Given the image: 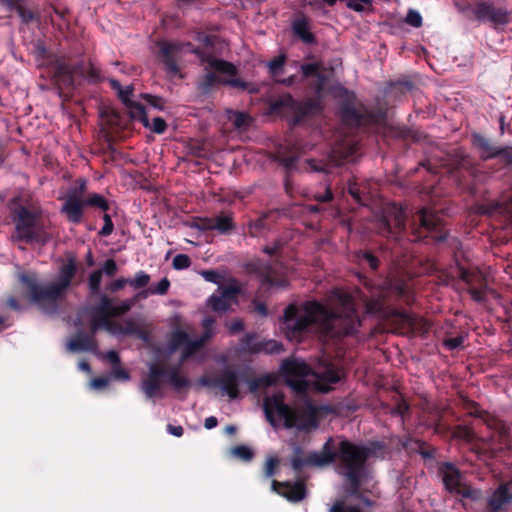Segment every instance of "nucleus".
<instances>
[{"mask_svg":"<svg viewBox=\"0 0 512 512\" xmlns=\"http://www.w3.org/2000/svg\"><path fill=\"white\" fill-rule=\"evenodd\" d=\"M208 305L215 312H226L230 309L229 303L224 301L220 295L217 293L212 294L207 301Z\"/></svg>","mask_w":512,"mask_h":512,"instance_id":"nucleus-44","label":"nucleus"},{"mask_svg":"<svg viewBox=\"0 0 512 512\" xmlns=\"http://www.w3.org/2000/svg\"><path fill=\"white\" fill-rule=\"evenodd\" d=\"M212 226H213V217L199 218L192 224L193 228H195L199 231H202V232L212 231Z\"/></svg>","mask_w":512,"mask_h":512,"instance_id":"nucleus-59","label":"nucleus"},{"mask_svg":"<svg viewBox=\"0 0 512 512\" xmlns=\"http://www.w3.org/2000/svg\"><path fill=\"white\" fill-rule=\"evenodd\" d=\"M414 295L409 286L401 280H387L379 290L378 296L368 300L366 306L369 313H390L391 315L409 321L407 311L398 308H390L393 302H403L411 305Z\"/></svg>","mask_w":512,"mask_h":512,"instance_id":"nucleus-7","label":"nucleus"},{"mask_svg":"<svg viewBox=\"0 0 512 512\" xmlns=\"http://www.w3.org/2000/svg\"><path fill=\"white\" fill-rule=\"evenodd\" d=\"M236 229L234 214L230 211H221L213 217L212 231H217L220 235H230Z\"/></svg>","mask_w":512,"mask_h":512,"instance_id":"nucleus-27","label":"nucleus"},{"mask_svg":"<svg viewBox=\"0 0 512 512\" xmlns=\"http://www.w3.org/2000/svg\"><path fill=\"white\" fill-rule=\"evenodd\" d=\"M244 382L248 384L251 393H256L261 388H268L275 385L276 377L273 374H265L260 377L248 379L247 372L245 371Z\"/></svg>","mask_w":512,"mask_h":512,"instance_id":"nucleus-34","label":"nucleus"},{"mask_svg":"<svg viewBox=\"0 0 512 512\" xmlns=\"http://www.w3.org/2000/svg\"><path fill=\"white\" fill-rule=\"evenodd\" d=\"M103 271L101 269L93 271L88 279V286L91 294L97 295L100 293V286L102 281Z\"/></svg>","mask_w":512,"mask_h":512,"instance_id":"nucleus-47","label":"nucleus"},{"mask_svg":"<svg viewBox=\"0 0 512 512\" xmlns=\"http://www.w3.org/2000/svg\"><path fill=\"white\" fill-rule=\"evenodd\" d=\"M225 326L228 329L229 333L235 335L244 330V322L240 318L233 319L231 321H226Z\"/></svg>","mask_w":512,"mask_h":512,"instance_id":"nucleus-63","label":"nucleus"},{"mask_svg":"<svg viewBox=\"0 0 512 512\" xmlns=\"http://www.w3.org/2000/svg\"><path fill=\"white\" fill-rule=\"evenodd\" d=\"M85 206L97 207L104 212L108 211L110 208L108 200L97 193L91 194L87 199L83 201V208Z\"/></svg>","mask_w":512,"mask_h":512,"instance_id":"nucleus-41","label":"nucleus"},{"mask_svg":"<svg viewBox=\"0 0 512 512\" xmlns=\"http://www.w3.org/2000/svg\"><path fill=\"white\" fill-rule=\"evenodd\" d=\"M70 351H89L95 353L98 349V343L93 335L83 331H77L75 336L69 341Z\"/></svg>","mask_w":512,"mask_h":512,"instance_id":"nucleus-25","label":"nucleus"},{"mask_svg":"<svg viewBox=\"0 0 512 512\" xmlns=\"http://www.w3.org/2000/svg\"><path fill=\"white\" fill-rule=\"evenodd\" d=\"M291 466L295 472H301L304 466L315 467L314 464L309 463V454L303 458L302 449L298 446L294 448Z\"/></svg>","mask_w":512,"mask_h":512,"instance_id":"nucleus-40","label":"nucleus"},{"mask_svg":"<svg viewBox=\"0 0 512 512\" xmlns=\"http://www.w3.org/2000/svg\"><path fill=\"white\" fill-rule=\"evenodd\" d=\"M311 376L315 379V387L322 393H329L332 385L340 382L345 373L342 368L332 362L321 361L312 369Z\"/></svg>","mask_w":512,"mask_h":512,"instance_id":"nucleus-16","label":"nucleus"},{"mask_svg":"<svg viewBox=\"0 0 512 512\" xmlns=\"http://www.w3.org/2000/svg\"><path fill=\"white\" fill-rule=\"evenodd\" d=\"M204 345L201 343V341L195 339V340H188L184 348L181 352L180 356V364L184 363L187 359H189L192 355H194L199 349H201Z\"/></svg>","mask_w":512,"mask_h":512,"instance_id":"nucleus-42","label":"nucleus"},{"mask_svg":"<svg viewBox=\"0 0 512 512\" xmlns=\"http://www.w3.org/2000/svg\"><path fill=\"white\" fill-rule=\"evenodd\" d=\"M231 454L244 462H249L254 457V452L246 445H237L233 447L231 449Z\"/></svg>","mask_w":512,"mask_h":512,"instance_id":"nucleus-45","label":"nucleus"},{"mask_svg":"<svg viewBox=\"0 0 512 512\" xmlns=\"http://www.w3.org/2000/svg\"><path fill=\"white\" fill-rule=\"evenodd\" d=\"M498 157L502 159L505 166H511L512 165V146L501 147Z\"/></svg>","mask_w":512,"mask_h":512,"instance_id":"nucleus-64","label":"nucleus"},{"mask_svg":"<svg viewBox=\"0 0 512 512\" xmlns=\"http://www.w3.org/2000/svg\"><path fill=\"white\" fill-rule=\"evenodd\" d=\"M172 266L176 270L187 269L191 266V259L186 254H177L172 261Z\"/></svg>","mask_w":512,"mask_h":512,"instance_id":"nucleus-56","label":"nucleus"},{"mask_svg":"<svg viewBox=\"0 0 512 512\" xmlns=\"http://www.w3.org/2000/svg\"><path fill=\"white\" fill-rule=\"evenodd\" d=\"M293 35L306 45L317 43L316 36L310 31V22L304 14L295 18L291 24Z\"/></svg>","mask_w":512,"mask_h":512,"instance_id":"nucleus-24","label":"nucleus"},{"mask_svg":"<svg viewBox=\"0 0 512 512\" xmlns=\"http://www.w3.org/2000/svg\"><path fill=\"white\" fill-rule=\"evenodd\" d=\"M332 298L333 307L317 300L288 304L281 319V329L285 337L289 341L301 342L313 327L332 337L355 333L360 326V319L353 297L335 290Z\"/></svg>","mask_w":512,"mask_h":512,"instance_id":"nucleus-1","label":"nucleus"},{"mask_svg":"<svg viewBox=\"0 0 512 512\" xmlns=\"http://www.w3.org/2000/svg\"><path fill=\"white\" fill-rule=\"evenodd\" d=\"M164 376H167V382L176 392H182L191 386V381L180 374V365L167 370L164 366L153 363L149 366V373L143 379L141 385L146 398L152 399L156 396H162L161 378Z\"/></svg>","mask_w":512,"mask_h":512,"instance_id":"nucleus-8","label":"nucleus"},{"mask_svg":"<svg viewBox=\"0 0 512 512\" xmlns=\"http://www.w3.org/2000/svg\"><path fill=\"white\" fill-rule=\"evenodd\" d=\"M356 259L360 265H367L372 271H377L380 266L379 256L369 249L359 250Z\"/></svg>","mask_w":512,"mask_h":512,"instance_id":"nucleus-35","label":"nucleus"},{"mask_svg":"<svg viewBox=\"0 0 512 512\" xmlns=\"http://www.w3.org/2000/svg\"><path fill=\"white\" fill-rule=\"evenodd\" d=\"M306 491L305 487L302 484H295L291 487L289 493L286 495V497L291 501H301L305 497Z\"/></svg>","mask_w":512,"mask_h":512,"instance_id":"nucleus-54","label":"nucleus"},{"mask_svg":"<svg viewBox=\"0 0 512 512\" xmlns=\"http://www.w3.org/2000/svg\"><path fill=\"white\" fill-rule=\"evenodd\" d=\"M476 212L512 222V189L502 192L498 199L477 204Z\"/></svg>","mask_w":512,"mask_h":512,"instance_id":"nucleus-17","label":"nucleus"},{"mask_svg":"<svg viewBox=\"0 0 512 512\" xmlns=\"http://www.w3.org/2000/svg\"><path fill=\"white\" fill-rule=\"evenodd\" d=\"M146 292H138L132 298L122 301L119 305H114L113 317L126 314L136 304L139 299H145Z\"/></svg>","mask_w":512,"mask_h":512,"instance_id":"nucleus-36","label":"nucleus"},{"mask_svg":"<svg viewBox=\"0 0 512 512\" xmlns=\"http://www.w3.org/2000/svg\"><path fill=\"white\" fill-rule=\"evenodd\" d=\"M439 474L442 477L445 488L452 494L460 495L463 498L479 500L482 492L461 482L460 470L450 462H443L439 466Z\"/></svg>","mask_w":512,"mask_h":512,"instance_id":"nucleus-12","label":"nucleus"},{"mask_svg":"<svg viewBox=\"0 0 512 512\" xmlns=\"http://www.w3.org/2000/svg\"><path fill=\"white\" fill-rule=\"evenodd\" d=\"M77 271L76 263L70 259L60 269L59 281L42 286L39 283L38 275L33 271H25L18 274L24 294L33 304L43 307L45 303L56 305L64 291L70 286Z\"/></svg>","mask_w":512,"mask_h":512,"instance_id":"nucleus-3","label":"nucleus"},{"mask_svg":"<svg viewBox=\"0 0 512 512\" xmlns=\"http://www.w3.org/2000/svg\"><path fill=\"white\" fill-rule=\"evenodd\" d=\"M79 77L85 79L91 84H99L104 81L101 69L92 61V59H89L87 64L83 61V72L79 73Z\"/></svg>","mask_w":512,"mask_h":512,"instance_id":"nucleus-31","label":"nucleus"},{"mask_svg":"<svg viewBox=\"0 0 512 512\" xmlns=\"http://www.w3.org/2000/svg\"><path fill=\"white\" fill-rule=\"evenodd\" d=\"M281 372L289 387L296 392H304L307 386L305 378L311 375L312 369L304 361L292 358L282 362Z\"/></svg>","mask_w":512,"mask_h":512,"instance_id":"nucleus-15","label":"nucleus"},{"mask_svg":"<svg viewBox=\"0 0 512 512\" xmlns=\"http://www.w3.org/2000/svg\"><path fill=\"white\" fill-rule=\"evenodd\" d=\"M319 109V104L313 99H308L303 102H299L294 99V104L291 107V113H293V124H300L307 116L312 115Z\"/></svg>","mask_w":512,"mask_h":512,"instance_id":"nucleus-26","label":"nucleus"},{"mask_svg":"<svg viewBox=\"0 0 512 512\" xmlns=\"http://www.w3.org/2000/svg\"><path fill=\"white\" fill-rule=\"evenodd\" d=\"M370 478V471L368 467V462L364 463V474L362 475V478H360L359 484L357 485V488L355 489L351 482H348L349 484V494L359 500H361L366 506H372L373 501L369 498L364 497L363 493L366 491L361 488V486L368 481Z\"/></svg>","mask_w":512,"mask_h":512,"instance_id":"nucleus-33","label":"nucleus"},{"mask_svg":"<svg viewBox=\"0 0 512 512\" xmlns=\"http://www.w3.org/2000/svg\"><path fill=\"white\" fill-rule=\"evenodd\" d=\"M293 104L294 98L292 95L285 93L270 102L269 110L271 114L280 115L284 112H290Z\"/></svg>","mask_w":512,"mask_h":512,"instance_id":"nucleus-32","label":"nucleus"},{"mask_svg":"<svg viewBox=\"0 0 512 512\" xmlns=\"http://www.w3.org/2000/svg\"><path fill=\"white\" fill-rule=\"evenodd\" d=\"M215 322H216V318L213 316H206L203 318V320L201 322V326L204 331H203L202 335L197 339V340L201 341V343L203 345H205L210 339H212L215 336V334H216V331L214 329Z\"/></svg>","mask_w":512,"mask_h":512,"instance_id":"nucleus-38","label":"nucleus"},{"mask_svg":"<svg viewBox=\"0 0 512 512\" xmlns=\"http://www.w3.org/2000/svg\"><path fill=\"white\" fill-rule=\"evenodd\" d=\"M139 97L155 109H158L160 111H163L165 109V100L160 96L152 95L149 93H141Z\"/></svg>","mask_w":512,"mask_h":512,"instance_id":"nucleus-52","label":"nucleus"},{"mask_svg":"<svg viewBox=\"0 0 512 512\" xmlns=\"http://www.w3.org/2000/svg\"><path fill=\"white\" fill-rule=\"evenodd\" d=\"M414 443L417 445L418 453L424 458V459H432L435 456V449L428 446L426 442L422 440H414Z\"/></svg>","mask_w":512,"mask_h":512,"instance_id":"nucleus-58","label":"nucleus"},{"mask_svg":"<svg viewBox=\"0 0 512 512\" xmlns=\"http://www.w3.org/2000/svg\"><path fill=\"white\" fill-rule=\"evenodd\" d=\"M245 380V370L237 371L232 367H226L216 377L202 376L199 384L205 387H217L231 399L240 396L239 386Z\"/></svg>","mask_w":512,"mask_h":512,"instance_id":"nucleus-11","label":"nucleus"},{"mask_svg":"<svg viewBox=\"0 0 512 512\" xmlns=\"http://www.w3.org/2000/svg\"><path fill=\"white\" fill-rule=\"evenodd\" d=\"M472 144L479 150L480 158L483 161L497 158L500 153L501 147L480 133L472 135Z\"/></svg>","mask_w":512,"mask_h":512,"instance_id":"nucleus-23","label":"nucleus"},{"mask_svg":"<svg viewBox=\"0 0 512 512\" xmlns=\"http://www.w3.org/2000/svg\"><path fill=\"white\" fill-rule=\"evenodd\" d=\"M512 482L501 483L488 499L487 506L491 512H499L507 504L512 503Z\"/></svg>","mask_w":512,"mask_h":512,"instance_id":"nucleus-22","label":"nucleus"},{"mask_svg":"<svg viewBox=\"0 0 512 512\" xmlns=\"http://www.w3.org/2000/svg\"><path fill=\"white\" fill-rule=\"evenodd\" d=\"M385 444L381 441H370L368 444H357L346 438L333 447V439L329 438L322 446L321 451L309 454V463L315 467H324L336 463L337 472L347 482L357 488L360 478L364 474V463L371 457L383 454Z\"/></svg>","mask_w":512,"mask_h":512,"instance_id":"nucleus-2","label":"nucleus"},{"mask_svg":"<svg viewBox=\"0 0 512 512\" xmlns=\"http://www.w3.org/2000/svg\"><path fill=\"white\" fill-rule=\"evenodd\" d=\"M113 309V301L107 295H102L99 304L94 308V313L101 317V324L106 329L112 328V323L109 318L113 317Z\"/></svg>","mask_w":512,"mask_h":512,"instance_id":"nucleus-29","label":"nucleus"},{"mask_svg":"<svg viewBox=\"0 0 512 512\" xmlns=\"http://www.w3.org/2000/svg\"><path fill=\"white\" fill-rule=\"evenodd\" d=\"M283 345L280 342H277L275 340H270L263 345L262 343H259L257 347L254 348L255 351L265 350L269 353H280L283 351Z\"/></svg>","mask_w":512,"mask_h":512,"instance_id":"nucleus-53","label":"nucleus"},{"mask_svg":"<svg viewBox=\"0 0 512 512\" xmlns=\"http://www.w3.org/2000/svg\"><path fill=\"white\" fill-rule=\"evenodd\" d=\"M328 512H362V510L356 505H346L343 499H337Z\"/></svg>","mask_w":512,"mask_h":512,"instance_id":"nucleus-51","label":"nucleus"},{"mask_svg":"<svg viewBox=\"0 0 512 512\" xmlns=\"http://www.w3.org/2000/svg\"><path fill=\"white\" fill-rule=\"evenodd\" d=\"M378 233L388 241L399 243L406 232V212L395 203L387 205L378 220Z\"/></svg>","mask_w":512,"mask_h":512,"instance_id":"nucleus-10","label":"nucleus"},{"mask_svg":"<svg viewBox=\"0 0 512 512\" xmlns=\"http://www.w3.org/2000/svg\"><path fill=\"white\" fill-rule=\"evenodd\" d=\"M254 272L258 275L261 285L264 287H283L286 280L279 271L270 263L263 260H257L252 264Z\"/></svg>","mask_w":512,"mask_h":512,"instance_id":"nucleus-21","label":"nucleus"},{"mask_svg":"<svg viewBox=\"0 0 512 512\" xmlns=\"http://www.w3.org/2000/svg\"><path fill=\"white\" fill-rule=\"evenodd\" d=\"M149 282L150 275L142 270L137 272L133 279H129V285L136 290L145 288Z\"/></svg>","mask_w":512,"mask_h":512,"instance_id":"nucleus-50","label":"nucleus"},{"mask_svg":"<svg viewBox=\"0 0 512 512\" xmlns=\"http://www.w3.org/2000/svg\"><path fill=\"white\" fill-rule=\"evenodd\" d=\"M457 275L470 287H486V279L484 275L478 269H466L460 263H456Z\"/></svg>","mask_w":512,"mask_h":512,"instance_id":"nucleus-28","label":"nucleus"},{"mask_svg":"<svg viewBox=\"0 0 512 512\" xmlns=\"http://www.w3.org/2000/svg\"><path fill=\"white\" fill-rule=\"evenodd\" d=\"M220 82V79L219 77L213 73V72H208L202 79L201 81L199 82V89L203 92V93H208L215 84L219 83Z\"/></svg>","mask_w":512,"mask_h":512,"instance_id":"nucleus-48","label":"nucleus"},{"mask_svg":"<svg viewBox=\"0 0 512 512\" xmlns=\"http://www.w3.org/2000/svg\"><path fill=\"white\" fill-rule=\"evenodd\" d=\"M411 228L413 241H421L430 237L435 242H443L448 236L438 213L427 207L416 212L412 218Z\"/></svg>","mask_w":512,"mask_h":512,"instance_id":"nucleus-9","label":"nucleus"},{"mask_svg":"<svg viewBox=\"0 0 512 512\" xmlns=\"http://www.w3.org/2000/svg\"><path fill=\"white\" fill-rule=\"evenodd\" d=\"M108 330L116 332L121 335H126V336H133V335L141 336L140 329L138 328V326L136 325V323L133 320H127V321H125L124 324H113L112 323V328L108 329Z\"/></svg>","mask_w":512,"mask_h":512,"instance_id":"nucleus-39","label":"nucleus"},{"mask_svg":"<svg viewBox=\"0 0 512 512\" xmlns=\"http://www.w3.org/2000/svg\"><path fill=\"white\" fill-rule=\"evenodd\" d=\"M283 247H284V242L281 239H276L272 243V245L264 246L262 251L269 256H275L282 251Z\"/></svg>","mask_w":512,"mask_h":512,"instance_id":"nucleus-60","label":"nucleus"},{"mask_svg":"<svg viewBox=\"0 0 512 512\" xmlns=\"http://www.w3.org/2000/svg\"><path fill=\"white\" fill-rule=\"evenodd\" d=\"M104 225L101 230L98 232V235L101 237H108L112 234L114 230V224L112 222L111 216L107 213L103 215Z\"/></svg>","mask_w":512,"mask_h":512,"instance_id":"nucleus-62","label":"nucleus"},{"mask_svg":"<svg viewBox=\"0 0 512 512\" xmlns=\"http://www.w3.org/2000/svg\"><path fill=\"white\" fill-rule=\"evenodd\" d=\"M83 72V61L68 62L57 61L54 68V82L58 89L59 96L68 100L75 88V77Z\"/></svg>","mask_w":512,"mask_h":512,"instance_id":"nucleus-13","label":"nucleus"},{"mask_svg":"<svg viewBox=\"0 0 512 512\" xmlns=\"http://www.w3.org/2000/svg\"><path fill=\"white\" fill-rule=\"evenodd\" d=\"M320 64L308 63L301 65V72L305 78L318 76L320 71Z\"/></svg>","mask_w":512,"mask_h":512,"instance_id":"nucleus-61","label":"nucleus"},{"mask_svg":"<svg viewBox=\"0 0 512 512\" xmlns=\"http://www.w3.org/2000/svg\"><path fill=\"white\" fill-rule=\"evenodd\" d=\"M268 229L267 216L264 215L248 223L247 234L250 237H260L263 235L264 231Z\"/></svg>","mask_w":512,"mask_h":512,"instance_id":"nucleus-37","label":"nucleus"},{"mask_svg":"<svg viewBox=\"0 0 512 512\" xmlns=\"http://www.w3.org/2000/svg\"><path fill=\"white\" fill-rule=\"evenodd\" d=\"M473 13L478 21L490 22L494 27L505 26L509 23L507 9L496 7L492 2H478L473 8Z\"/></svg>","mask_w":512,"mask_h":512,"instance_id":"nucleus-19","label":"nucleus"},{"mask_svg":"<svg viewBox=\"0 0 512 512\" xmlns=\"http://www.w3.org/2000/svg\"><path fill=\"white\" fill-rule=\"evenodd\" d=\"M238 293H239L238 287L233 286V285L223 286V287L219 288V290H218V294L220 295V297L224 301L229 303L230 306L234 301H236Z\"/></svg>","mask_w":512,"mask_h":512,"instance_id":"nucleus-46","label":"nucleus"},{"mask_svg":"<svg viewBox=\"0 0 512 512\" xmlns=\"http://www.w3.org/2000/svg\"><path fill=\"white\" fill-rule=\"evenodd\" d=\"M190 340L189 335L184 330H176L172 333L171 339H170V349L176 350L182 345H185V343Z\"/></svg>","mask_w":512,"mask_h":512,"instance_id":"nucleus-49","label":"nucleus"},{"mask_svg":"<svg viewBox=\"0 0 512 512\" xmlns=\"http://www.w3.org/2000/svg\"><path fill=\"white\" fill-rule=\"evenodd\" d=\"M78 185L71 189L66 196L65 202L61 208L68 222L79 224L83 218V199L82 196L86 192L87 185L85 179H79Z\"/></svg>","mask_w":512,"mask_h":512,"instance_id":"nucleus-18","label":"nucleus"},{"mask_svg":"<svg viewBox=\"0 0 512 512\" xmlns=\"http://www.w3.org/2000/svg\"><path fill=\"white\" fill-rule=\"evenodd\" d=\"M340 115L344 123L357 127L368 126L376 121L375 115L367 109L359 110L352 100H345L340 107Z\"/></svg>","mask_w":512,"mask_h":512,"instance_id":"nucleus-20","label":"nucleus"},{"mask_svg":"<svg viewBox=\"0 0 512 512\" xmlns=\"http://www.w3.org/2000/svg\"><path fill=\"white\" fill-rule=\"evenodd\" d=\"M472 415L482 419L488 428L497 432L501 437H504L508 434V428L506 424L502 420L489 414L488 412L484 410H477Z\"/></svg>","mask_w":512,"mask_h":512,"instance_id":"nucleus-30","label":"nucleus"},{"mask_svg":"<svg viewBox=\"0 0 512 512\" xmlns=\"http://www.w3.org/2000/svg\"><path fill=\"white\" fill-rule=\"evenodd\" d=\"M12 221L15 225L13 238L26 244H45L49 235L42 218V209L35 204H17L11 208Z\"/></svg>","mask_w":512,"mask_h":512,"instance_id":"nucleus-6","label":"nucleus"},{"mask_svg":"<svg viewBox=\"0 0 512 512\" xmlns=\"http://www.w3.org/2000/svg\"><path fill=\"white\" fill-rule=\"evenodd\" d=\"M108 82L111 89L116 92L122 104L129 109L130 119L141 122L144 127H149V118L145 106L131 99L134 94V86L131 84L123 87L115 78L108 79Z\"/></svg>","mask_w":512,"mask_h":512,"instance_id":"nucleus-14","label":"nucleus"},{"mask_svg":"<svg viewBox=\"0 0 512 512\" xmlns=\"http://www.w3.org/2000/svg\"><path fill=\"white\" fill-rule=\"evenodd\" d=\"M341 2H345V5L350 10L355 12H363L365 10V5L371 6L372 0H340Z\"/></svg>","mask_w":512,"mask_h":512,"instance_id":"nucleus-55","label":"nucleus"},{"mask_svg":"<svg viewBox=\"0 0 512 512\" xmlns=\"http://www.w3.org/2000/svg\"><path fill=\"white\" fill-rule=\"evenodd\" d=\"M284 400L285 395L281 391L266 396L263 400L266 419L272 426L276 425L275 414L284 420V426L288 429L309 430L318 426L315 406L309 404L303 410L298 411L286 404Z\"/></svg>","mask_w":512,"mask_h":512,"instance_id":"nucleus-5","label":"nucleus"},{"mask_svg":"<svg viewBox=\"0 0 512 512\" xmlns=\"http://www.w3.org/2000/svg\"><path fill=\"white\" fill-rule=\"evenodd\" d=\"M157 46L159 48V60L164 65L167 73L172 76L179 72L177 58L181 55L184 49L195 54L199 58L200 62L208 64L210 68L219 73L229 76H235L237 74V68L232 63L222 59H217L211 51L194 47L190 42L181 43L159 40L157 42Z\"/></svg>","mask_w":512,"mask_h":512,"instance_id":"nucleus-4","label":"nucleus"},{"mask_svg":"<svg viewBox=\"0 0 512 512\" xmlns=\"http://www.w3.org/2000/svg\"><path fill=\"white\" fill-rule=\"evenodd\" d=\"M308 166L316 172L330 173L331 165L323 160L309 159L307 160Z\"/></svg>","mask_w":512,"mask_h":512,"instance_id":"nucleus-57","label":"nucleus"},{"mask_svg":"<svg viewBox=\"0 0 512 512\" xmlns=\"http://www.w3.org/2000/svg\"><path fill=\"white\" fill-rule=\"evenodd\" d=\"M170 288V281L167 277H164L160 280V282L156 285H151L147 289L142 290L141 292H146V298L148 295H165L167 294Z\"/></svg>","mask_w":512,"mask_h":512,"instance_id":"nucleus-43","label":"nucleus"}]
</instances>
